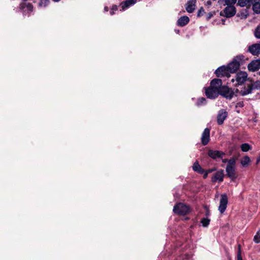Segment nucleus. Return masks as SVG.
Instances as JSON below:
<instances>
[{
    "label": "nucleus",
    "mask_w": 260,
    "mask_h": 260,
    "mask_svg": "<svg viewBox=\"0 0 260 260\" xmlns=\"http://www.w3.org/2000/svg\"><path fill=\"white\" fill-rule=\"evenodd\" d=\"M244 58L245 57L243 55L236 56L227 66H222L218 68L215 70L214 74L218 78L230 77L231 73H235L239 70L240 65L244 63Z\"/></svg>",
    "instance_id": "1"
},
{
    "label": "nucleus",
    "mask_w": 260,
    "mask_h": 260,
    "mask_svg": "<svg viewBox=\"0 0 260 260\" xmlns=\"http://www.w3.org/2000/svg\"><path fill=\"white\" fill-rule=\"evenodd\" d=\"M250 79L248 78V74L245 71H239L237 72L235 75V78L231 80L232 82L236 81L234 86L238 87L243 85L246 81H250Z\"/></svg>",
    "instance_id": "2"
},
{
    "label": "nucleus",
    "mask_w": 260,
    "mask_h": 260,
    "mask_svg": "<svg viewBox=\"0 0 260 260\" xmlns=\"http://www.w3.org/2000/svg\"><path fill=\"white\" fill-rule=\"evenodd\" d=\"M173 211L175 213L180 215H185L190 211L189 207L185 204L179 203L174 206Z\"/></svg>",
    "instance_id": "3"
},
{
    "label": "nucleus",
    "mask_w": 260,
    "mask_h": 260,
    "mask_svg": "<svg viewBox=\"0 0 260 260\" xmlns=\"http://www.w3.org/2000/svg\"><path fill=\"white\" fill-rule=\"evenodd\" d=\"M219 95L226 99L231 100L234 96V92L228 86L223 85L219 88Z\"/></svg>",
    "instance_id": "4"
},
{
    "label": "nucleus",
    "mask_w": 260,
    "mask_h": 260,
    "mask_svg": "<svg viewBox=\"0 0 260 260\" xmlns=\"http://www.w3.org/2000/svg\"><path fill=\"white\" fill-rule=\"evenodd\" d=\"M236 14V8L233 5L228 6L222 11H220V15L226 18L233 17Z\"/></svg>",
    "instance_id": "5"
},
{
    "label": "nucleus",
    "mask_w": 260,
    "mask_h": 260,
    "mask_svg": "<svg viewBox=\"0 0 260 260\" xmlns=\"http://www.w3.org/2000/svg\"><path fill=\"white\" fill-rule=\"evenodd\" d=\"M205 95L210 99H215L219 95V88H214L213 86L205 87Z\"/></svg>",
    "instance_id": "6"
},
{
    "label": "nucleus",
    "mask_w": 260,
    "mask_h": 260,
    "mask_svg": "<svg viewBox=\"0 0 260 260\" xmlns=\"http://www.w3.org/2000/svg\"><path fill=\"white\" fill-rule=\"evenodd\" d=\"M249 83H246L242 87L240 92V94L242 96H245L252 92L253 89V86L252 85L251 81H250Z\"/></svg>",
    "instance_id": "7"
},
{
    "label": "nucleus",
    "mask_w": 260,
    "mask_h": 260,
    "mask_svg": "<svg viewBox=\"0 0 260 260\" xmlns=\"http://www.w3.org/2000/svg\"><path fill=\"white\" fill-rule=\"evenodd\" d=\"M225 171L226 173V176L230 178L231 181H235L237 178L238 176L236 174L235 168L226 166L225 168Z\"/></svg>",
    "instance_id": "8"
},
{
    "label": "nucleus",
    "mask_w": 260,
    "mask_h": 260,
    "mask_svg": "<svg viewBox=\"0 0 260 260\" xmlns=\"http://www.w3.org/2000/svg\"><path fill=\"white\" fill-rule=\"evenodd\" d=\"M224 176V171L222 169L215 172L211 178V181L213 183L216 182H221L223 180Z\"/></svg>",
    "instance_id": "9"
},
{
    "label": "nucleus",
    "mask_w": 260,
    "mask_h": 260,
    "mask_svg": "<svg viewBox=\"0 0 260 260\" xmlns=\"http://www.w3.org/2000/svg\"><path fill=\"white\" fill-rule=\"evenodd\" d=\"M208 155L211 158L216 159L217 158H222L223 156L225 155V153L221 151L209 149L208 152Z\"/></svg>",
    "instance_id": "10"
},
{
    "label": "nucleus",
    "mask_w": 260,
    "mask_h": 260,
    "mask_svg": "<svg viewBox=\"0 0 260 260\" xmlns=\"http://www.w3.org/2000/svg\"><path fill=\"white\" fill-rule=\"evenodd\" d=\"M249 71L254 72L259 70L260 69V59L252 60L247 66Z\"/></svg>",
    "instance_id": "11"
},
{
    "label": "nucleus",
    "mask_w": 260,
    "mask_h": 260,
    "mask_svg": "<svg viewBox=\"0 0 260 260\" xmlns=\"http://www.w3.org/2000/svg\"><path fill=\"white\" fill-rule=\"evenodd\" d=\"M228 113L225 109H221L219 111L217 116V123L219 125L223 124L224 120L227 118Z\"/></svg>",
    "instance_id": "12"
},
{
    "label": "nucleus",
    "mask_w": 260,
    "mask_h": 260,
    "mask_svg": "<svg viewBox=\"0 0 260 260\" xmlns=\"http://www.w3.org/2000/svg\"><path fill=\"white\" fill-rule=\"evenodd\" d=\"M228 203V199L227 196H221L220 199L218 210L220 213L222 214L225 211Z\"/></svg>",
    "instance_id": "13"
},
{
    "label": "nucleus",
    "mask_w": 260,
    "mask_h": 260,
    "mask_svg": "<svg viewBox=\"0 0 260 260\" xmlns=\"http://www.w3.org/2000/svg\"><path fill=\"white\" fill-rule=\"evenodd\" d=\"M26 0H22V2L20 3L19 6V10L23 12L25 11V9L26 8L28 12H31L33 11V6L31 3H26Z\"/></svg>",
    "instance_id": "14"
},
{
    "label": "nucleus",
    "mask_w": 260,
    "mask_h": 260,
    "mask_svg": "<svg viewBox=\"0 0 260 260\" xmlns=\"http://www.w3.org/2000/svg\"><path fill=\"white\" fill-rule=\"evenodd\" d=\"M210 129L209 128H206L202 133L201 142L202 144L204 146L207 145L210 141Z\"/></svg>",
    "instance_id": "15"
},
{
    "label": "nucleus",
    "mask_w": 260,
    "mask_h": 260,
    "mask_svg": "<svg viewBox=\"0 0 260 260\" xmlns=\"http://www.w3.org/2000/svg\"><path fill=\"white\" fill-rule=\"evenodd\" d=\"M248 51L253 55H258L260 54V44L256 43L250 46L248 48Z\"/></svg>",
    "instance_id": "16"
},
{
    "label": "nucleus",
    "mask_w": 260,
    "mask_h": 260,
    "mask_svg": "<svg viewBox=\"0 0 260 260\" xmlns=\"http://www.w3.org/2000/svg\"><path fill=\"white\" fill-rule=\"evenodd\" d=\"M196 2V0H189L187 2L185 9L188 13H191L194 11Z\"/></svg>",
    "instance_id": "17"
},
{
    "label": "nucleus",
    "mask_w": 260,
    "mask_h": 260,
    "mask_svg": "<svg viewBox=\"0 0 260 260\" xmlns=\"http://www.w3.org/2000/svg\"><path fill=\"white\" fill-rule=\"evenodd\" d=\"M189 22V18L187 16H182L177 20V24L178 26L183 27L186 25Z\"/></svg>",
    "instance_id": "18"
},
{
    "label": "nucleus",
    "mask_w": 260,
    "mask_h": 260,
    "mask_svg": "<svg viewBox=\"0 0 260 260\" xmlns=\"http://www.w3.org/2000/svg\"><path fill=\"white\" fill-rule=\"evenodd\" d=\"M222 80L219 78H214L212 79L210 82V86H213L214 88H219L222 85Z\"/></svg>",
    "instance_id": "19"
},
{
    "label": "nucleus",
    "mask_w": 260,
    "mask_h": 260,
    "mask_svg": "<svg viewBox=\"0 0 260 260\" xmlns=\"http://www.w3.org/2000/svg\"><path fill=\"white\" fill-rule=\"evenodd\" d=\"M137 0H125L121 3L122 10L129 7L130 6L135 4Z\"/></svg>",
    "instance_id": "20"
},
{
    "label": "nucleus",
    "mask_w": 260,
    "mask_h": 260,
    "mask_svg": "<svg viewBox=\"0 0 260 260\" xmlns=\"http://www.w3.org/2000/svg\"><path fill=\"white\" fill-rule=\"evenodd\" d=\"M252 10L254 13L260 14V2H252Z\"/></svg>",
    "instance_id": "21"
},
{
    "label": "nucleus",
    "mask_w": 260,
    "mask_h": 260,
    "mask_svg": "<svg viewBox=\"0 0 260 260\" xmlns=\"http://www.w3.org/2000/svg\"><path fill=\"white\" fill-rule=\"evenodd\" d=\"M207 104V100L205 98L201 97L198 99L196 103V105L198 107H200L203 105H205Z\"/></svg>",
    "instance_id": "22"
},
{
    "label": "nucleus",
    "mask_w": 260,
    "mask_h": 260,
    "mask_svg": "<svg viewBox=\"0 0 260 260\" xmlns=\"http://www.w3.org/2000/svg\"><path fill=\"white\" fill-rule=\"evenodd\" d=\"M250 161L249 156L246 155L244 156L241 160V164L243 167H246L248 166Z\"/></svg>",
    "instance_id": "23"
},
{
    "label": "nucleus",
    "mask_w": 260,
    "mask_h": 260,
    "mask_svg": "<svg viewBox=\"0 0 260 260\" xmlns=\"http://www.w3.org/2000/svg\"><path fill=\"white\" fill-rule=\"evenodd\" d=\"M210 222V219L208 217H203L201 220L202 225L204 227H207Z\"/></svg>",
    "instance_id": "24"
},
{
    "label": "nucleus",
    "mask_w": 260,
    "mask_h": 260,
    "mask_svg": "<svg viewBox=\"0 0 260 260\" xmlns=\"http://www.w3.org/2000/svg\"><path fill=\"white\" fill-rule=\"evenodd\" d=\"M248 16V13L247 9H245L242 11H241L240 13H238L237 14V17H241V18H243L244 19H246L247 18Z\"/></svg>",
    "instance_id": "25"
},
{
    "label": "nucleus",
    "mask_w": 260,
    "mask_h": 260,
    "mask_svg": "<svg viewBox=\"0 0 260 260\" xmlns=\"http://www.w3.org/2000/svg\"><path fill=\"white\" fill-rule=\"evenodd\" d=\"M252 3V0H238V5L241 7H244L247 5V4Z\"/></svg>",
    "instance_id": "26"
},
{
    "label": "nucleus",
    "mask_w": 260,
    "mask_h": 260,
    "mask_svg": "<svg viewBox=\"0 0 260 260\" xmlns=\"http://www.w3.org/2000/svg\"><path fill=\"white\" fill-rule=\"evenodd\" d=\"M241 149L242 151L247 152L251 149V147L248 143H243L241 145Z\"/></svg>",
    "instance_id": "27"
},
{
    "label": "nucleus",
    "mask_w": 260,
    "mask_h": 260,
    "mask_svg": "<svg viewBox=\"0 0 260 260\" xmlns=\"http://www.w3.org/2000/svg\"><path fill=\"white\" fill-rule=\"evenodd\" d=\"M250 81H251L252 82L254 90H260V80L254 81L250 79Z\"/></svg>",
    "instance_id": "28"
},
{
    "label": "nucleus",
    "mask_w": 260,
    "mask_h": 260,
    "mask_svg": "<svg viewBox=\"0 0 260 260\" xmlns=\"http://www.w3.org/2000/svg\"><path fill=\"white\" fill-rule=\"evenodd\" d=\"M236 159L234 157H231L229 160L226 166L232 167L235 168Z\"/></svg>",
    "instance_id": "29"
},
{
    "label": "nucleus",
    "mask_w": 260,
    "mask_h": 260,
    "mask_svg": "<svg viewBox=\"0 0 260 260\" xmlns=\"http://www.w3.org/2000/svg\"><path fill=\"white\" fill-rule=\"evenodd\" d=\"M50 3L49 0H40L39 3V6L41 7H46L49 5Z\"/></svg>",
    "instance_id": "30"
},
{
    "label": "nucleus",
    "mask_w": 260,
    "mask_h": 260,
    "mask_svg": "<svg viewBox=\"0 0 260 260\" xmlns=\"http://www.w3.org/2000/svg\"><path fill=\"white\" fill-rule=\"evenodd\" d=\"M176 260H190V256L189 254H185L178 257Z\"/></svg>",
    "instance_id": "31"
},
{
    "label": "nucleus",
    "mask_w": 260,
    "mask_h": 260,
    "mask_svg": "<svg viewBox=\"0 0 260 260\" xmlns=\"http://www.w3.org/2000/svg\"><path fill=\"white\" fill-rule=\"evenodd\" d=\"M253 241L256 243H259L260 242V232L258 231L256 234L254 236Z\"/></svg>",
    "instance_id": "32"
},
{
    "label": "nucleus",
    "mask_w": 260,
    "mask_h": 260,
    "mask_svg": "<svg viewBox=\"0 0 260 260\" xmlns=\"http://www.w3.org/2000/svg\"><path fill=\"white\" fill-rule=\"evenodd\" d=\"M254 36L257 39H260V26H257L255 28Z\"/></svg>",
    "instance_id": "33"
},
{
    "label": "nucleus",
    "mask_w": 260,
    "mask_h": 260,
    "mask_svg": "<svg viewBox=\"0 0 260 260\" xmlns=\"http://www.w3.org/2000/svg\"><path fill=\"white\" fill-rule=\"evenodd\" d=\"M201 168L198 162H196L194 163L192 166V169L194 172H197Z\"/></svg>",
    "instance_id": "34"
},
{
    "label": "nucleus",
    "mask_w": 260,
    "mask_h": 260,
    "mask_svg": "<svg viewBox=\"0 0 260 260\" xmlns=\"http://www.w3.org/2000/svg\"><path fill=\"white\" fill-rule=\"evenodd\" d=\"M204 9L203 7H201L200 9L198 10L197 13V17H200L203 16V14L205 13Z\"/></svg>",
    "instance_id": "35"
},
{
    "label": "nucleus",
    "mask_w": 260,
    "mask_h": 260,
    "mask_svg": "<svg viewBox=\"0 0 260 260\" xmlns=\"http://www.w3.org/2000/svg\"><path fill=\"white\" fill-rule=\"evenodd\" d=\"M237 2V0H225V4L227 6H232L234 5Z\"/></svg>",
    "instance_id": "36"
},
{
    "label": "nucleus",
    "mask_w": 260,
    "mask_h": 260,
    "mask_svg": "<svg viewBox=\"0 0 260 260\" xmlns=\"http://www.w3.org/2000/svg\"><path fill=\"white\" fill-rule=\"evenodd\" d=\"M216 13V12L214 11L210 12L208 13V16L206 18V20L207 21L209 20L214 15H215Z\"/></svg>",
    "instance_id": "37"
},
{
    "label": "nucleus",
    "mask_w": 260,
    "mask_h": 260,
    "mask_svg": "<svg viewBox=\"0 0 260 260\" xmlns=\"http://www.w3.org/2000/svg\"><path fill=\"white\" fill-rule=\"evenodd\" d=\"M244 106V104L243 101L239 102L236 104V107L242 108Z\"/></svg>",
    "instance_id": "38"
},
{
    "label": "nucleus",
    "mask_w": 260,
    "mask_h": 260,
    "mask_svg": "<svg viewBox=\"0 0 260 260\" xmlns=\"http://www.w3.org/2000/svg\"><path fill=\"white\" fill-rule=\"evenodd\" d=\"M237 260H242L241 255V251H240V246L239 245V251L237 255Z\"/></svg>",
    "instance_id": "39"
},
{
    "label": "nucleus",
    "mask_w": 260,
    "mask_h": 260,
    "mask_svg": "<svg viewBox=\"0 0 260 260\" xmlns=\"http://www.w3.org/2000/svg\"><path fill=\"white\" fill-rule=\"evenodd\" d=\"M205 172V170L203 169L202 167L197 171V172L200 174H203Z\"/></svg>",
    "instance_id": "40"
},
{
    "label": "nucleus",
    "mask_w": 260,
    "mask_h": 260,
    "mask_svg": "<svg viewBox=\"0 0 260 260\" xmlns=\"http://www.w3.org/2000/svg\"><path fill=\"white\" fill-rule=\"evenodd\" d=\"M210 216V212L208 209H207V210H206V212L205 213V216H206L205 217L209 218Z\"/></svg>",
    "instance_id": "41"
},
{
    "label": "nucleus",
    "mask_w": 260,
    "mask_h": 260,
    "mask_svg": "<svg viewBox=\"0 0 260 260\" xmlns=\"http://www.w3.org/2000/svg\"><path fill=\"white\" fill-rule=\"evenodd\" d=\"M216 170V169L215 168H214L213 169H208L207 170H206V172L209 174V173H211L212 172H213V171H215Z\"/></svg>",
    "instance_id": "42"
},
{
    "label": "nucleus",
    "mask_w": 260,
    "mask_h": 260,
    "mask_svg": "<svg viewBox=\"0 0 260 260\" xmlns=\"http://www.w3.org/2000/svg\"><path fill=\"white\" fill-rule=\"evenodd\" d=\"M118 9V7L117 5H113L111 8L112 11H117Z\"/></svg>",
    "instance_id": "43"
},
{
    "label": "nucleus",
    "mask_w": 260,
    "mask_h": 260,
    "mask_svg": "<svg viewBox=\"0 0 260 260\" xmlns=\"http://www.w3.org/2000/svg\"><path fill=\"white\" fill-rule=\"evenodd\" d=\"M202 175H203V178L204 179H206L208 177V173L206 172V171H205V173H203Z\"/></svg>",
    "instance_id": "44"
},
{
    "label": "nucleus",
    "mask_w": 260,
    "mask_h": 260,
    "mask_svg": "<svg viewBox=\"0 0 260 260\" xmlns=\"http://www.w3.org/2000/svg\"><path fill=\"white\" fill-rule=\"evenodd\" d=\"M212 5V2H211V1H208L206 3V6H211Z\"/></svg>",
    "instance_id": "45"
},
{
    "label": "nucleus",
    "mask_w": 260,
    "mask_h": 260,
    "mask_svg": "<svg viewBox=\"0 0 260 260\" xmlns=\"http://www.w3.org/2000/svg\"><path fill=\"white\" fill-rule=\"evenodd\" d=\"M234 93H240V90H239L238 88H236L235 90V91H234ZM234 95L237 96V95L235 94H234Z\"/></svg>",
    "instance_id": "46"
},
{
    "label": "nucleus",
    "mask_w": 260,
    "mask_h": 260,
    "mask_svg": "<svg viewBox=\"0 0 260 260\" xmlns=\"http://www.w3.org/2000/svg\"><path fill=\"white\" fill-rule=\"evenodd\" d=\"M260 161V155L257 158L256 164H258Z\"/></svg>",
    "instance_id": "47"
},
{
    "label": "nucleus",
    "mask_w": 260,
    "mask_h": 260,
    "mask_svg": "<svg viewBox=\"0 0 260 260\" xmlns=\"http://www.w3.org/2000/svg\"><path fill=\"white\" fill-rule=\"evenodd\" d=\"M104 11L105 12H108L109 11V8L107 6H105L104 7Z\"/></svg>",
    "instance_id": "48"
},
{
    "label": "nucleus",
    "mask_w": 260,
    "mask_h": 260,
    "mask_svg": "<svg viewBox=\"0 0 260 260\" xmlns=\"http://www.w3.org/2000/svg\"><path fill=\"white\" fill-rule=\"evenodd\" d=\"M228 160H228V159H222V162H224V163H225V162H228Z\"/></svg>",
    "instance_id": "49"
},
{
    "label": "nucleus",
    "mask_w": 260,
    "mask_h": 260,
    "mask_svg": "<svg viewBox=\"0 0 260 260\" xmlns=\"http://www.w3.org/2000/svg\"><path fill=\"white\" fill-rule=\"evenodd\" d=\"M221 21H222V23L224 25L225 24V19H221Z\"/></svg>",
    "instance_id": "50"
},
{
    "label": "nucleus",
    "mask_w": 260,
    "mask_h": 260,
    "mask_svg": "<svg viewBox=\"0 0 260 260\" xmlns=\"http://www.w3.org/2000/svg\"><path fill=\"white\" fill-rule=\"evenodd\" d=\"M175 31L177 34H179V32H180V31H179V29H175Z\"/></svg>",
    "instance_id": "51"
},
{
    "label": "nucleus",
    "mask_w": 260,
    "mask_h": 260,
    "mask_svg": "<svg viewBox=\"0 0 260 260\" xmlns=\"http://www.w3.org/2000/svg\"><path fill=\"white\" fill-rule=\"evenodd\" d=\"M114 14V11H112V10H111V11H110V14H111V15H113Z\"/></svg>",
    "instance_id": "52"
},
{
    "label": "nucleus",
    "mask_w": 260,
    "mask_h": 260,
    "mask_svg": "<svg viewBox=\"0 0 260 260\" xmlns=\"http://www.w3.org/2000/svg\"><path fill=\"white\" fill-rule=\"evenodd\" d=\"M52 1H53L54 2H58L60 0H52Z\"/></svg>",
    "instance_id": "53"
},
{
    "label": "nucleus",
    "mask_w": 260,
    "mask_h": 260,
    "mask_svg": "<svg viewBox=\"0 0 260 260\" xmlns=\"http://www.w3.org/2000/svg\"><path fill=\"white\" fill-rule=\"evenodd\" d=\"M257 1L259 2L260 0H252V2H256Z\"/></svg>",
    "instance_id": "54"
},
{
    "label": "nucleus",
    "mask_w": 260,
    "mask_h": 260,
    "mask_svg": "<svg viewBox=\"0 0 260 260\" xmlns=\"http://www.w3.org/2000/svg\"><path fill=\"white\" fill-rule=\"evenodd\" d=\"M221 195L225 196V195H226V194H225V193H224V194H222Z\"/></svg>",
    "instance_id": "55"
}]
</instances>
